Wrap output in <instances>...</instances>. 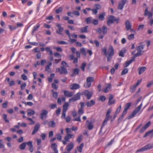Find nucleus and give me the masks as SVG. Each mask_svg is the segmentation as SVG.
Masks as SVG:
<instances>
[{"mask_svg":"<svg viewBox=\"0 0 153 153\" xmlns=\"http://www.w3.org/2000/svg\"><path fill=\"white\" fill-rule=\"evenodd\" d=\"M103 54L107 58V61L108 62L112 59V57L114 54V50L113 47L110 46L108 48V53L107 52L106 49L105 47H104L102 50Z\"/></svg>","mask_w":153,"mask_h":153,"instance_id":"1","label":"nucleus"},{"mask_svg":"<svg viewBox=\"0 0 153 153\" xmlns=\"http://www.w3.org/2000/svg\"><path fill=\"white\" fill-rule=\"evenodd\" d=\"M153 148V143H148L141 148L137 149L136 152H144L151 149Z\"/></svg>","mask_w":153,"mask_h":153,"instance_id":"2","label":"nucleus"},{"mask_svg":"<svg viewBox=\"0 0 153 153\" xmlns=\"http://www.w3.org/2000/svg\"><path fill=\"white\" fill-rule=\"evenodd\" d=\"M142 104L141 103L139 106L136 107L135 110L133 111L131 114L129 115L127 119H129L131 118L134 117L140 110Z\"/></svg>","mask_w":153,"mask_h":153,"instance_id":"3","label":"nucleus"},{"mask_svg":"<svg viewBox=\"0 0 153 153\" xmlns=\"http://www.w3.org/2000/svg\"><path fill=\"white\" fill-rule=\"evenodd\" d=\"M119 18L117 19L115 18L113 16H110L109 17L107 21V24L108 26H110L111 24H113L114 22L116 21L117 23H118L119 22Z\"/></svg>","mask_w":153,"mask_h":153,"instance_id":"4","label":"nucleus"},{"mask_svg":"<svg viewBox=\"0 0 153 153\" xmlns=\"http://www.w3.org/2000/svg\"><path fill=\"white\" fill-rule=\"evenodd\" d=\"M56 72H59L61 74L66 75L68 73L67 69L63 67V66H61L60 68H56Z\"/></svg>","mask_w":153,"mask_h":153,"instance_id":"5","label":"nucleus"},{"mask_svg":"<svg viewBox=\"0 0 153 153\" xmlns=\"http://www.w3.org/2000/svg\"><path fill=\"white\" fill-rule=\"evenodd\" d=\"M94 81V78L92 77H89L86 79V83L84 84V86L86 88H89L91 85V82Z\"/></svg>","mask_w":153,"mask_h":153,"instance_id":"6","label":"nucleus"},{"mask_svg":"<svg viewBox=\"0 0 153 153\" xmlns=\"http://www.w3.org/2000/svg\"><path fill=\"white\" fill-rule=\"evenodd\" d=\"M81 95V94L80 92L77 93L74 95L72 97L69 99V102H74L79 100L80 98Z\"/></svg>","mask_w":153,"mask_h":153,"instance_id":"7","label":"nucleus"},{"mask_svg":"<svg viewBox=\"0 0 153 153\" xmlns=\"http://www.w3.org/2000/svg\"><path fill=\"white\" fill-rule=\"evenodd\" d=\"M111 112V109L109 108L108 109L106 115V117L103 122L104 124H106L107 121L109 120L110 118H111V116L110 115V114Z\"/></svg>","mask_w":153,"mask_h":153,"instance_id":"8","label":"nucleus"},{"mask_svg":"<svg viewBox=\"0 0 153 153\" xmlns=\"http://www.w3.org/2000/svg\"><path fill=\"white\" fill-rule=\"evenodd\" d=\"M144 47V45H139L137 47L136 49L138 52L136 54L139 56L143 54L144 52V51L142 50L143 49Z\"/></svg>","mask_w":153,"mask_h":153,"instance_id":"9","label":"nucleus"},{"mask_svg":"<svg viewBox=\"0 0 153 153\" xmlns=\"http://www.w3.org/2000/svg\"><path fill=\"white\" fill-rule=\"evenodd\" d=\"M42 113L40 114V118L42 120H44L47 117L48 111L45 109L42 110Z\"/></svg>","mask_w":153,"mask_h":153,"instance_id":"10","label":"nucleus"},{"mask_svg":"<svg viewBox=\"0 0 153 153\" xmlns=\"http://www.w3.org/2000/svg\"><path fill=\"white\" fill-rule=\"evenodd\" d=\"M126 0H122L119 2L118 8L119 10H122L126 2Z\"/></svg>","mask_w":153,"mask_h":153,"instance_id":"11","label":"nucleus"},{"mask_svg":"<svg viewBox=\"0 0 153 153\" xmlns=\"http://www.w3.org/2000/svg\"><path fill=\"white\" fill-rule=\"evenodd\" d=\"M151 124V122L149 121L143 127H142L139 131L140 133H142L144 132L145 130L149 127Z\"/></svg>","mask_w":153,"mask_h":153,"instance_id":"12","label":"nucleus"},{"mask_svg":"<svg viewBox=\"0 0 153 153\" xmlns=\"http://www.w3.org/2000/svg\"><path fill=\"white\" fill-rule=\"evenodd\" d=\"M71 90H76L80 87L79 84L76 83H73L69 86Z\"/></svg>","mask_w":153,"mask_h":153,"instance_id":"13","label":"nucleus"},{"mask_svg":"<svg viewBox=\"0 0 153 153\" xmlns=\"http://www.w3.org/2000/svg\"><path fill=\"white\" fill-rule=\"evenodd\" d=\"M92 93L90 92L88 90H85L84 92V94L87 97L88 99H90L92 96Z\"/></svg>","mask_w":153,"mask_h":153,"instance_id":"14","label":"nucleus"},{"mask_svg":"<svg viewBox=\"0 0 153 153\" xmlns=\"http://www.w3.org/2000/svg\"><path fill=\"white\" fill-rule=\"evenodd\" d=\"M40 127V125L39 123H36L34 127L33 130L32 132V135L35 134L38 131Z\"/></svg>","mask_w":153,"mask_h":153,"instance_id":"15","label":"nucleus"},{"mask_svg":"<svg viewBox=\"0 0 153 153\" xmlns=\"http://www.w3.org/2000/svg\"><path fill=\"white\" fill-rule=\"evenodd\" d=\"M74 147V143L72 142H71L68 143L67 146L66 148L67 149V151L68 152H70L72 150Z\"/></svg>","mask_w":153,"mask_h":153,"instance_id":"16","label":"nucleus"},{"mask_svg":"<svg viewBox=\"0 0 153 153\" xmlns=\"http://www.w3.org/2000/svg\"><path fill=\"white\" fill-rule=\"evenodd\" d=\"M26 145L27 144L29 147V150L31 152H33V148L32 144V142L31 141H29L26 142Z\"/></svg>","mask_w":153,"mask_h":153,"instance_id":"17","label":"nucleus"},{"mask_svg":"<svg viewBox=\"0 0 153 153\" xmlns=\"http://www.w3.org/2000/svg\"><path fill=\"white\" fill-rule=\"evenodd\" d=\"M64 94L65 96L68 97H71L73 95V93L72 92H69L67 90H65L64 91Z\"/></svg>","mask_w":153,"mask_h":153,"instance_id":"18","label":"nucleus"},{"mask_svg":"<svg viewBox=\"0 0 153 153\" xmlns=\"http://www.w3.org/2000/svg\"><path fill=\"white\" fill-rule=\"evenodd\" d=\"M131 104V102L126 104L123 111V114H126Z\"/></svg>","mask_w":153,"mask_h":153,"instance_id":"19","label":"nucleus"},{"mask_svg":"<svg viewBox=\"0 0 153 153\" xmlns=\"http://www.w3.org/2000/svg\"><path fill=\"white\" fill-rule=\"evenodd\" d=\"M95 104V101L92 100L90 101H86V104L88 107H90L94 105Z\"/></svg>","mask_w":153,"mask_h":153,"instance_id":"20","label":"nucleus"},{"mask_svg":"<svg viewBox=\"0 0 153 153\" xmlns=\"http://www.w3.org/2000/svg\"><path fill=\"white\" fill-rule=\"evenodd\" d=\"M125 26L126 29L127 30H129L131 27V25L128 20L126 21Z\"/></svg>","mask_w":153,"mask_h":153,"instance_id":"21","label":"nucleus"},{"mask_svg":"<svg viewBox=\"0 0 153 153\" xmlns=\"http://www.w3.org/2000/svg\"><path fill=\"white\" fill-rule=\"evenodd\" d=\"M147 15L148 16V18H149L152 17L153 13L151 12H149L148 11V8L147 7L145 10V13L144 15V16H146Z\"/></svg>","mask_w":153,"mask_h":153,"instance_id":"22","label":"nucleus"},{"mask_svg":"<svg viewBox=\"0 0 153 153\" xmlns=\"http://www.w3.org/2000/svg\"><path fill=\"white\" fill-rule=\"evenodd\" d=\"M57 145L55 143H53L52 144L51 148L54 152V153L51 152V153H58V151L57 149Z\"/></svg>","mask_w":153,"mask_h":153,"instance_id":"23","label":"nucleus"},{"mask_svg":"<svg viewBox=\"0 0 153 153\" xmlns=\"http://www.w3.org/2000/svg\"><path fill=\"white\" fill-rule=\"evenodd\" d=\"M79 70L78 68H75L73 70V73L71 74V76H74L76 75H78L79 73Z\"/></svg>","mask_w":153,"mask_h":153,"instance_id":"24","label":"nucleus"},{"mask_svg":"<svg viewBox=\"0 0 153 153\" xmlns=\"http://www.w3.org/2000/svg\"><path fill=\"white\" fill-rule=\"evenodd\" d=\"M113 95L111 94H110L109 97V101L108 102V104L109 105H112L115 102V101L114 100H113V102H111V100L113 99Z\"/></svg>","mask_w":153,"mask_h":153,"instance_id":"25","label":"nucleus"},{"mask_svg":"<svg viewBox=\"0 0 153 153\" xmlns=\"http://www.w3.org/2000/svg\"><path fill=\"white\" fill-rule=\"evenodd\" d=\"M88 26H86L85 27H82L80 29V32L81 33H87L88 29Z\"/></svg>","mask_w":153,"mask_h":153,"instance_id":"26","label":"nucleus"},{"mask_svg":"<svg viewBox=\"0 0 153 153\" xmlns=\"http://www.w3.org/2000/svg\"><path fill=\"white\" fill-rule=\"evenodd\" d=\"M86 123L88 124V128L89 130H91L93 127V125L92 124L91 122H90L89 120H87L86 121Z\"/></svg>","mask_w":153,"mask_h":153,"instance_id":"27","label":"nucleus"},{"mask_svg":"<svg viewBox=\"0 0 153 153\" xmlns=\"http://www.w3.org/2000/svg\"><path fill=\"white\" fill-rule=\"evenodd\" d=\"M48 125L50 127L54 128L55 126L56 123L53 121H50L48 122Z\"/></svg>","mask_w":153,"mask_h":153,"instance_id":"28","label":"nucleus"},{"mask_svg":"<svg viewBox=\"0 0 153 153\" xmlns=\"http://www.w3.org/2000/svg\"><path fill=\"white\" fill-rule=\"evenodd\" d=\"M69 105L68 102H65L63 105V110L62 111H67L68 109V107Z\"/></svg>","mask_w":153,"mask_h":153,"instance_id":"29","label":"nucleus"},{"mask_svg":"<svg viewBox=\"0 0 153 153\" xmlns=\"http://www.w3.org/2000/svg\"><path fill=\"white\" fill-rule=\"evenodd\" d=\"M153 132V129L147 132L143 136V137H146L150 134L151 136H152L153 135V133H152Z\"/></svg>","mask_w":153,"mask_h":153,"instance_id":"30","label":"nucleus"},{"mask_svg":"<svg viewBox=\"0 0 153 153\" xmlns=\"http://www.w3.org/2000/svg\"><path fill=\"white\" fill-rule=\"evenodd\" d=\"M65 98L64 97H62L61 98H59L57 100V102L58 104H61L62 102H65Z\"/></svg>","mask_w":153,"mask_h":153,"instance_id":"31","label":"nucleus"},{"mask_svg":"<svg viewBox=\"0 0 153 153\" xmlns=\"http://www.w3.org/2000/svg\"><path fill=\"white\" fill-rule=\"evenodd\" d=\"M35 111L31 109H29L27 112V115L29 116H31L35 114Z\"/></svg>","mask_w":153,"mask_h":153,"instance_id":"32","label":"nucleus"},{"mask_svg":"<svg viewBox=\"0 0 153 153\" xmlns=\"http://www.w3.org/2000/svg\"><path fill=\"white\" fill-rule=\"evenodd\" d=\"M26 146V143L23 142L19 146V148L21 150L24 149Z\"/></svg>","mask_w":153,"mask_h":153,"instance_id":"33","label":"nucleus"},{"mask_svg":"<svg viewBox=\"0 0 153 153\" xmlns=\"http://www.w3.org/2000/svg\"><path fill=\"white\" fill-rule=\"evenodd\" d=\"M111 88V85L110 84H108V86L103 90V91L105 93H107L109 91Z\"/></svg>","mask_w":153,"mask_h":153,"instance_id":"34","label":"nucleus"},{"mask_svg":"<svg viewBox=\"0 0 153 153\" xmlns=\"http://www.w3.org/2000/svg\"><path fill=\"white\" fill-rule=\"evenodd\" d=\"M52 65V63L51 62H49L48 64L45 67V71H49V70L50 69V66Z\"/></svg>","mask_w":153,"mask_h":153,"instance_id":"35","label":"nucleus"},{"mask_svg":"<svg viewBox=\"0 0 153 153\" xmlns=\"http://www.w3.org/2000/svg\"><path fill=\"white\" fill-rule=\"evenodd\" d=\"M146 68L145 67H142L140 68L139 69V74L140 75L142 73H143L146 70Z\"/></svg>","mask_w":153,"mask_h":153,"instance_id":"36","label":"nucleus"},{"mask_svg":"<svg viewBox=\"0 0 153 153\" xmlns=\"http://www.w3.org/2000/svg\"><path fill=\"white\" fill-rule=\"evenodd\" d=\"M105 16V14L104 13H102L100 14L98 18L101 21L104 20L105 19L104 16Z\"/></svg>","mask_w":153,"mask_h":153,"instance_id":"37","label":"nucleus"},{"mask_svg":"<svg viewBox=\"0 0 153 153\" xmlns=\"http://www.w3.org/2000/svg\"><path fill=\"white\" fill-rule=\"evenodd\" d=\"M84 146V144L83 143H81L80 145L77 148L78 151L80 152H81L82 148Z\"/></svg>","mask_w":153,"mask_h":153,"instance_id":"38","label":"nucleus"},{"mask_svg":"<svg viewBox=\"0 0 153 153\" xmlns=\"http://www.w3.org/2000/svg\"><path fill=\"white\" fill-rule=\"evenodd\" d=\"M137 87L135 85L131 86L130 89V91L131 93L134 92Z\"/></svg>","mask_w":153,"mask_h":153,"instance_id":"39","label":"nucleus"},{"mask_svg":"<svg viewBox=\"0 0 153 153\" xmlns=\"http://www.w3.org/2000/svg\"><path fill=\"white\" fill-rule=\"evenodd\" d=\"M40 24L39 23L37 24L36 26H34L33 27V29L32 32L34 33L39 28L40 26Z\"/></svg>","mask_w":153,"mask_h":153,"instance_id":"40","label":"nucleus"},{"mask_svg":"<svg viewBox=\"0 0 153 153\" xmlns=\"http://www.w3.org/2000/svg\"><path fill=\"white\" fill-rule=\"evenodd\" d=\"M126 114H123V112L122 114L121 115L118 119V123H120L123 120V118L124 116Z\"/></svg>","mask_w":153,"mask_h":153,"instance_id":"41","label":"nucleus"},{"mask_svg":"<svg viewBox=\"0 0 153 153\" xmlns=\"http://www.w3.org/2000/svg\"><path fill=\"white\" fill-rule=\"evenodd\" d=\"M91 18L89 17L86 18L85 19V21L86 22L87 24H89L90 23H91Z\"/></svg>","mask_w":153,"mask_h":153,"instance_id":"42","label":"nucleus"},{"mask_svg":"<svg viewBox=\"0 0 153 153\" xmlns=\"http://www.w3.org/2000/svg\"><path fill=\"white\" fill-rule=\"evenodd\" d=\"M102 33L105 34L107 32V27L105 26H103L102 27Z\"/></svg>","mask_w":153,"mask_h":153,"instance_id":"43","label":"nucleus"},{"mask_svg":"<svg viewBox=\"0 0 153 153\" xmlns=\"http://www.w3.org/2000/svg\"><path fill=\"white\" fill-rule=\"evenodd\" d=\"M45 50L47 51H48L49 53V54L51 55L53 54V51L51 49V48L49 47H46L45 48Z\"/></svg>","mask_w":153,"mask_h":153,"instance_id":"44","label":"nucleus"},{"mask_svg":"<svg viewBox=\"0 0 153 153\" xmlns=\"http://www.w3.org/2000/svg\"><path fill=\"white\" fill-rule=\"evenodd\" d=\"M80 51L82 55H83L84 56H86V51H85V49L84 48H82L80 49Z\"/></svg>","mask_w":153,"mask_h":153,"instance_id":"45","label":"nucleus"},{"mask_svg":"<svg viewBox=\"0 0 153 153\" xmlns=\"http://www.w3.org/2000/svg\"><path fill=\"white\" fill-rule=\"evenodd\" d=\"M55 74H52L51 75L50 77L48 78V79L49 82H51L52 81L54 77Z\"/></svg>","mask_w":153,"mask_h":153,"instance_id":"46","label":"nucleus"},{"mask_svg":"<svg viewBox=\"0 0 153 153\" xmlns=\"http://www.w3.org/2000/svg\"><path fill=\"white\" fill-rule=\"evenodd\" d=\"M126 52V51L125 50H124L123 51L121 50L120 51L119 53V56H120L123 57L124 56V54Z\"/></svg>","mask_w":153,"mask_h":153,"instance_id":"47","label":"nucleus"},{"mask_svg":"<svg viewBox=\"0 0 153 153\" xmlns=\"http://www.w3.org/2000/svg\"><path fill=\"white\" fill-rule=\"evenodd\" d=\"M3 118L6 123H9V121L7 119V115L6 114H4L3 115Z\"/></svg>","mask_w":153,"mask_h":153,"instance_id":"48","label":"nucleus"},{"mask_svg":"<svg viewBox=\"0 0 153 153\" xmlns=\"http://www.w3.org/2000/svg\"><path fill=\"white\" fill-rule=\"evenodd\" d=\"M128 68H126L124 69L122 71L121 74L122 75H124L127 74L128 72Z\"/></svg>","mask_w":153,"mask_h":153,"instance_id":"49","label":"nucleus"},{"mask_svg":"<svg viewBox=\"0 0 153 153\" xmlns=\"http://www.w3.org/2000/svg\"><path fill=\"white\" fill-rule=\"evenodd\" d=\"M134 34H131L128 35V38L129 40H132L134 38Z\"/></svg>","mask_w":153,"mask_h":153,"instance_id":"50","label":"nucleus"},{"mask_svg":"<svg viewBox=\"0 0 153 153\" xmlns=\"http://www.w3.org/2000/svg\"><path fill=\"white\" fill-rule=\"evenodd\" d=\"M62 8L61 7H59L58 9L56 10V13L57 14H59V13H62Z\"/></svg>","mask_w":153,"mask_h":153,"instance_id":"51","label":"nucleus"},{"mask_svg":"<svg viewBox=\"0 0 153 153\" xmlns=\"http://www.w3.org/2000/svg\"><path fill=\"white\" fill-rule=\"evenodd\" d=\"M114 142V139H112L111 140V141L108 143L107 146H105V148L106 149L107 148L108 146H111Z\"/></svg>","mask_w":153,"mask_h":153,"instance_id":"52","label":"nucleus"},{"mask_svg":"<svg viewBox=\"0 0 153 153\" xmlns=\"http://www.w3.org/2000/svg\"><path fill=\"white\" fill-rule=\"evenodd\" d=\"M22 79L24 80H26L27 79V77L25 74H23L21 75Z\"/></svg>","mask_w":153,"mask_h":153,"instance_id":"53","label":"nucleus"},{"mask_svg":"<svg viewBox=\"0 0 153 153\" xmlns=\"http://www.w3.org/2000/svg\"><path fill=\"white\" fill-rule=\"evenodd\" d=\"M99 100L102 102L106 100V98L104 96L101 95L100 97Z\"/></svg>","mask_w":153,"mask_h":153,"instance_id":"54","label":"nucleus"},{"mask_svg":"<svg viewBox=\"0 0 153 153\" xmlns=\"http://www.w3.org/2000/svg\"><path fill=\"white\" fill-rule=\"evenodd\" d=\"M52 91L53 92V96L55 98H57L58 96V93L56 92H54V91L52 90Z\"/></svg>","mask_w":153,"mask_h":153,"instance_id":"55","label":"nucleus"},{"mask_svg":"<svg viewBox=\"0 0 153 153\" xmlns=\"http://www.w3.org/2000/svg\"><path fill=\"white\" fill-rule=\"evenodd\" d=\"M91 23L95 25H98V21L96 19H94L92 20Z\"/></svg>","mask_w":153,"mask_h":153,"instance_id":"56","label":"nucleus"},{"mask_svg":"<svg viewBox=\"0 0 153 153\" xmlns=\"http://www.w3.org/2000/svg\"><path fill=\"white\" fill-rule=\"evenodd\" d=\"M61 65H62V66H63V67H67L68 66V65L67 63L64 61H62L61 62Z\"/></svg>","mask_w":153,"mask_h":153,"instance_id":"57","label":"nucleus"},{"mask_svg":"<svg viewBox=\"0 0 153 153\" xmlns=\"http://www.w3.org/2000/svg\"><path fill=\"white\" fill-rule=\"evenodd\" d=\"M4 145L3 144V141L2 140H0V149L4 148Z\"/></svg>","mask_w":153,"mask_h":153,"instance_id":"58","label":"nucleus"},{"mask_svg":"<svg viewBox=\"0 0 153 153\" xmlns=\"http://www.w3.org/2000/svg\"><path fill=\"white\" fill-rule=\"evenodd\" d=\"M22 103L25 104L26 105H28L30 106H31L33 105V103L32 102H22Z\"/></svg>","mask_w":153,"mask_h":153,"instance_id":"59","label":"nucleus"},{"mask_svg":"<svg viewBox=\"0 0 153 153\" xmlns=\"http://www.w3.org/2000/svg\"><path fill=\"white\" fill-rule=\"evenodd\" d=\"M8 102L7 101H5L2 104V107L4 108H6L7 107Z\"/></svg>","mask_w":153,"mask_h":153,"instance_id":"60","label":"nucleus"},{"mask_svg":"<svg viewBox=\"0 0 153 153\" xmlns=\"http://www.w3.org/2000/svg\"><path fill=\"white\" fill-rule=\"evenodd\" d=\"M61 112V109L60 108H58L56 111V114L57 116H58Z\"/></svg>","mask_w":153,"mask_h":153,"instance_id":"61","label":"nucleus"},{"mask_svg":"<svg viewBox=\"0 0 153 153\" xmlns=\"http://www.w3.org/2000/svg\"><path fill=\"white\" fill-rule=\"evenodd\" d=\"M82 135H80L78 137H77V141L79 143H80L82 140Z\"/></svg>","mask_w":153,"mask_h":153,"instance_id":"62","label":"nucleus"},{"mask_svg":"<svg viewBox=\"0 0 153 153\" xmlns=\"http://www.w3.org/2000/svg\"><path fill=\"white\" fill-rule=\"evenodd\" d=\"M86 65V64L85 63H83L82 64V66L81 67L82 70L83 71H85V67Z\"/></svg>","mask_w":153,"mask_h":153,"instance_id":"63","label":"nucleus"},{"mask_svg":"<svg viewBox=\"0 0 153 153\" xmlns=\"http://www.w3.org/2000/svg\"><path fill=\"white\" fill-rule=\"evenodd\" d=\"M57 139L59 141H61L62 139V137L61 135L59 134H56Z\"/></svg>","mask_w":153,"mask_h":153,"instance_id":"64","label":"nucleus"}]
</instances>
